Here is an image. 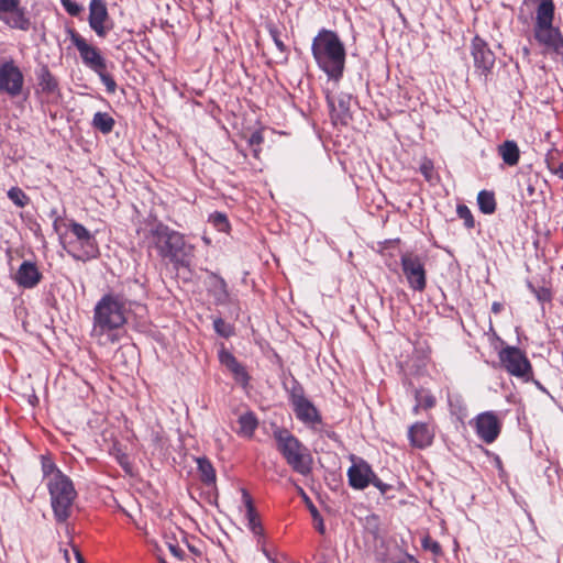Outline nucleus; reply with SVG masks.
<instances>
[{
  "label": "nucleus",
  "mask_w": 563,
  "mask_h": 563,
  "mask_svg": "<svg viewBox=\"0 0 563 563\" xmlns=\"http://www.w3.org/2000/svg\"><path fill=\"white\" fill-rule=\"evenodd\" d=\"M137 234L146 247L155 250L161 258L167 260L175 267H189L195 246L186 241L183 233L154 220L137 229Z\"/></svg>",
  "instance_id": "nucleus-1"
},
{
  "label": "nucleus",
  "mask_w": 563,
  "mask_h": 563,
  "mask_svg": "<svg viewBox=\"0 0 563 563\" xmlns=\"http://www.w3.org/2000/svg\"><path fill=\"white\" fill-rule=\"evenodd\" d=\"M125 323L124 300L119 295L107 294L93 308L91 336L99 345L114 344L120 340L119 332Z\"/></svg>",
  "instance_id": "nucleus-2"
},
{
  "label": "nucleus",
  "mask_w": 563,
  "mask_h": 563,
  "mask_svg": "<svg viewBox=\"0 0 563 563\" xmlns=\"http://www.w3.org/2000/svg\"><path fill=\"white\" fill-rule=\"evenodd\" d=\"M312 56L329 78L340 79L345 65V47L339 35L331 30L321 29L312 40Z\"/></svg>",
  "instance_id": "nucleus-3"
},
{
  "label": "nucleus",
  "mask_w": 563,
  "mask_h": 563,
  "mask_svg": "<svg viewBox=\"0 0 563 563\" xmlns=\"http://www.w3.org/2000/svg\"><path fill=\"white\" fill-rule=\"evenodd\" d=\"M536 21L533 36L544 52H553L563 63V36L559 27L553 25L555 5L553 0H536Z\"/></svg>",
  "instance_id": "nucleus-4"
},
{
  "label": "nucleus",
  "mask_w": 563,
  "mask_h": 563,
  "mask_svg": "<svg viewBox=\"0 0 563 563\" xmlns=\"http://www.w3.org/2000/svg\"><path fill=\"white\" fill-rule=\"evenodd\" d=\"M64 249L75 260L87 262L100 254L98 241L81 223L70 220L67 224Z\"/></svg>",
  "instance_id": "nucleus-5"
},
{
  "label": "nucleus",
  "mask_w": 563,
  "mask_h": 563,
  "mask_svg": "<svg viewBox=\"0 0 563 563\" xmlns=\"http://www.w3.org/2000/svg\"><path fill=\"white\" fill-rule=\"evenodd\" d=\"M274 438L277 442V450L291 468L301 475H308L312 465V457L308 449L286 429L276 430Z\"/></svg>",
  "instance_id": "nucleus-6"
},
{
  "label": "nucleus",
  "mask_w": 563,
  "mask_h": 563,
  "mask_svg": "<svg viewBox=\"0 0 563 563\" xmlns=\"http://www.w3.org/2000/svg\"><path fill=\"white\" fill-rule=\"evenodd\" d=\"M46 486L51 495L55 519L58 522H65L70 516L71 506L77 496L71 479L65 474H55L46 483Z\"/></svg>",
  "instance_id": "nucleus-7"
},
{
  "label": "nucleus",
  "mask_w": 563,
  "mask_h": 563,
  "mask_svg": "<svg viewBox=\"0 0 563 563\" xmlns=\"http://www.w3.org/2000/svg\"><path fill=\"white\" fill-rule=\"evenodd\" d=\"M500 366L523 382L532 380L533 368L526 353L517 346H505L498 352Z\"/></svg>",
  "instance_id": "nucleus-8"
},
{
  "label": "nucleus",
  "mask_w": 563,
  "mask_h": 563,
  "mask_svg": "<svg viewBox=\"0 0 563 563\" xmlns=\"http://www.w3.org/2000/svg\"><path fill=\"white\" fill-rule=\"evenodd\" d=\"M400 264L409 287L415 291H423L427 287L424 258L413 252H406L400 257Z\"/></svg>",
  "instance_id": "nucleus-9"
},
{
  "label": "nucleus",
  "mask_w": 563,
  "mask_h": 563,
  "mask_svg": "<svg viewBox=\"0 0 563 563\" xmlns=\"http://www.w3.org/2000/svg\"><path fill=\"white\" fill-rule=\"evenodd\" d=\"M68 35L71 43L79 52L82 63L88 68H90L95 73L102 71V69H107L106 59L96 46L89 44L79 33H77L73 29L68 30Z\"/></svg>",
  "instance_id": "nucleus-10"
},
{
  "label": "nucleus",
  "mask_w": 563,
  "mask_h": 563,
  "mask_svg": "<svg viewBox=\"0 0 563 563\" xmlns=\"http://www.w3.org/2000/svg\"><path fill=\"white\" fill-rule=\"evenodd\" d=\"M24 86V76L13 59L4 60L0 65V92L11 98L21 95Z\"/></svg>",
  "instance_id": "nucleus-11"
},
{
  "label": "nucleus",
  "mask_w": 563,
  "mask_h": 563,
  "mask_svg": "<svg viewBox=\"0 0 563 563\" xmlns=\"http://www.w3.org/2000/svg\"><path fill=\"white\" fill-rule=\"evenodd\" d=\"M290 404L298 420L309 427L320 424L321 415L314 405L305 396L301 388H294L290 394Z\"/></svg>",
  "instance_id": "nucleus-12"
},
{
  "label": "nucleus",
  "mask_w": 563,
  "mask_h": 563,
  "mask_svg": "<svg viewBox=\"0 0 563 563\" xmlns=\"http://www.w3.org/2000/svg\"><path fill=\"white\" fill-rule=\"evenodd\" d=\"M473 426L477 437L486 444H490L498 438L503 421L494 411H485L475 417Z\"/></svg>",
  "instance_id": "nucleus-13"
},
{
  "label": "nucleus",
  "mask_w": 563,
  "mask_h": 563,
  "mask_svg": "<svg viewBox=\"0 0 563 563\" xmlns=\"http://www.w3.org/2000/svg\"><path fill=\"white\" fill-rule=\"evenodd\" d=\"M0 21L11 29L22 31H27L31 24L24 9L20 7V0H0Z\"/></svg>",
  "instance_id": "nucleus-14"
},
{
  "label": "nucleus",
  "mask_w": 563,
  "mask_h": 563,
  "mask_svg": "<svg viewBox=\"0 0 563 563\" xmlns=\"http://www.w3.org/2000/svg\"><path fill=\"white\" fill-rule=\"evenodd\" d=\"M352 462L347 470L349 484L354 489H365L373 481L375 473L362 459L352 457Z\"/></svg>",
  "instance_id": "nucleus-15"
},
{
  "label": "nucleus",
  "mask_w": 563,
  "mask_h": 563,
  "mask_svg": "<svg viewBox=\"0 0 563 563\" xmlns=\"http://www.w3.org/2000/svg\"><path fill=\"white\" fill-rule=\"evenodd\" d=\"M89 25L100 37H104L110 26L107 25L109 21V13L103 0H91L89 3Z\"/></svg>",
  "instance_id": "nucleus-16"
},
{
  "label": "nucleus",
  "mask_w": 563,
  "mask_h": 563,
  "mask_svg": "<svg viewBox=\"0 0 563 563\" xmlns=\"http://www.w3.org/2000/svg\"><path fill=\"white\" fill-rule=\"evenodd\" d=\"M472 55L476 69L484 75L488 74L495 64V55L478 36L474 37L472 42Z\"/></svg>",
  "instance_id": "nucleus-17"
},
{
  "label": "nucleus",
  "mask_w": 563,
  "mask_h": 563,
  "mask_svg": "<svg viewBox=\"0 0 563 563\" xmlns=\"http://www.w3.org/2000/svg\"><path fill=\"white\" fill-rule=\"evenodd\" d=\"M410 444L417 449L430 446L434 439V430L426 422H416L408 429Z\"/></svg>",
  "instance_id": "nucleus-18"
},
{
  "label": "nucleus",
  "mask_w": 563,
  "mask_h": 563,
  "mask_svg": "<svg viewBox=\"0 0 563 563\" xmlns=\"http://www.w3.org/2000/svg\"><path fill=\"white\" fill-rule=\"evenodd\" d=\"M13 279L20 287L30 289L41 282L42 274L35 263L24 261L14 274Z\"/></svg>",
  "instance_id": "nucleus-19"
},
{
  "label": "nucleus",
  "mask_w": 563,
  "mask_h": 563,
  "mask_svg": "<svg viewBox=\"0 0 563 563\" xmlns=\"http://www.w3.org/2000/svg\"><path fill=\"white\" fill-rule=\"evenodd\" d=\"M219 358L220 362L233 374L234 379L238 383L242 384L243 386L247 385L250 376L244 366L238 362L232 353L227 350H221L219 353Z\"/></svg>",
  "instance_id": "nucleus-20"
},
{
  "label": "nucleus",
  "mask_w": 563,
  "mask_h": 563,
  "mask_svg": "<svg viewBox=\"0 0 563 563\" xmlns=\"http://www.w3.org/2000/svg\"><path fill=\"white\" fill-rule=\"evenodd\" d=\"M37 80L38 91L48 99L56 98L59 95L58 81L46 66L41 68Z\"/></svg>",
  "instance_id": "nucleus-21"
},
{
  "label": "nucleus",
  "mask_w": 563,
  "mask_h": 563,
  "mask_svg": "<svg viewBox=\"0 0 563 563\" xmlns=\"http://www.w3.org/2000/svg\"><path fill=\"white\" fill-rule=\"evenodd\" d=\"M242 501L245 507V517L247 519V526L254 534H262L263 528L258 519V515L253 505L251 495L246 489H242Z\"/></svg>",
  "instance_id": "nucleus-22"
},
{
  "label": "nucleus",
  "mask_w": 563,
  "mask_h": 563,
  "mask_svg": "<svg viewBox=\"0 0 563 563\" xmlns=\"http://www.w3.org/2000/svg\"><path fill=\"white\" fill-rule=\"evenodd\" d=\"M503 162L508 166H516L520 159V151L515 141H505L497 147Z\"/></svg>",
  "instance_id": "nucleus-23"
},
{
  "label": "nucleus",
  "mask_w": 563,
  "mask_h": 563,
  "mask_svg": "<svg viewBox=\"0 0 563 563\" xmlns=\"http://www.w3.org/2000/svg\"><path fill=\"white\" fill-rule=\"evenodd\" d=\"M238 424L236 433L240 437L251 439L258 427V420L252 411H247L239 417Z\"/></svg>",
  "instance_id": "nucleus-24"
},
{
  "label": "nucleus",
  "mask_w": 563,
  "mask_h": 563,
  "mask_svg": "<svg viewBox=\"0 0 563 563\" xmlns=\"http://www.w3.org/2000/svg\"><path fill=\"white\" fill-rule=\"evenodd\" d=\"M92 126L103 134H109L115 124L114 119L107 112H97L92 118Z\"/></svg>",
  "instance_id": "nucleus-25"
},
{
  "label": "nucleus",
  "mask_w": 563,
  "mask_h": 563,
  "mask_svg": "<svg viewBox=\"0 0 563 563\" xmlns=\"http://www.w3.org/2000/svg\"><path fill=\"white\" fill-rule=\"evenodd\" d=\"M197 465L200 474V479L207 485L214 484L216 471L211 462L206 457H199L197 459Z\"/></svg>",
  "instance_id": "nucleus-26"
},
{
  "label": "nucleus",
  "mask_w": 563,
  "mask_h": 563,
  "mask_svg": "<svg viewBox=\"0 0 563 563\" xmlns=\"http://www.w3.org/2000/svg\"><path fill=\"white\" fill-rule=\"evenodd\" d=\"M479 210L485 214H492L496 210V199L493 191L482 190L477 195Z\"/></svg>",
  "instance_id": "nucleus-27"
},
{
  "label": "nucleus",
  "mask_w": 563,
  "mask_h": 563,
  "mask_svg": "<svg viewBox=\"0 0 563 563\" xmlns=\"http://www.w3.org/2000/svg\"><path fill=\"white\" fill-rule=\"evenodd\" d=\"M528 288L534 294L540 303L552 301L553 294L549 283L543 282L540 285H534L533 283L529 282Z\"/></svg>",
  "instance_id": "nucleus-28"
},
{
  "label": "nucleus",
  "mask_w": 563,
  "mask_h": 563,
  "mask_svg": "<svg viewBox=\"0 0 563 563\" xmlns=\"http://www.w3.org/2000/svg\"><path fill=\"white\" fill-rule=\"evenodd\" d=\"M415 400L422 407V410L432 409L437 404V399L431 390L423 387L415 390Z\"/></svg>",
  "instance_id": "nucleus-29"
},
{
  "label": "nucleus",
  "mask_w": 563,
  "mask_h": 563,
  "mask_svg": "<svg viewBox=\"0 0 563 563\" xmlns=\"http://www.w3.org/2000/svg\"><path fill=\"white\" fill-rule=\"evenodd\" d=\"M8 197L19 208H24L30 202V198L19 187H12L11 189H9Z\"/></svg>",
  "instance_id": "nucleus-30"
},
{
  "label": "nucleus",
  "mask_w": 563,
  "mask_h": 563,
  "mask_svg": "<svg viewBox=\"0 0 563 563\" xmlns=\"http://www.w3.org/2000/svg\"><path fill=\"white\" fill-rule=\"evenodd\" d=\"M209 222L219 231V232H229L230 222L227 216L222 212H214L210 214Z\"/></svg>",
  "instance_id": "nucleus-31"
},
{
  "label": "nucleus",
  "mask_w": 563,
  "mask_h": 563,
  "mask_svg": "<svg viewBox=\"0 0 563 563\" xmlns=\"http://www.w3.org/2000/svg\"><path fill=\"white\" fill-rule=\"evenodd\" d=\"M419 170L428 183H432L437 179V173L431 159L424 157L420 163Z\"/></svg>",
  "instance_id": "nucleus-32"
},
{
  "label": "nucleus",
  "mask_w": 563,
  "mask_h": 563,
  "mask_svg": "<svg viewBox=\"0 0 563 563\" xmlns=\"http://www.w3.org/2000/svg\"><path fill=\"white\" fill-rule=\"evenodd\" d=\"M268 32H269V35L273 38L277 49L284 55V57L286 59L287 58L288 49H287V46L285 45V43L283 42L282 37H280V31L275 25L269 24L268 25Z\"/></svg>",
  "instance_id": "nucleus-33"
},
{
  "label": "nucleus",
  "mask_w": 563,
  "mask_h": 563,
  "mask_svg": "<svg viewBox=\"0 0 563 563\" xmlns=\"http://www.w3.org/2000/svg\"><path fill=\"white\" fill-rule=\"evenodd\" d=\"M456 212L460 219L464 221L466 228L472 229L475 225V220L470 208L465 205H459Z\"/></svg>",
  "instance_id": "nucleus-34"
},
{
  "label": "nucleus",
  "mask_w": 563,
  "mask_h": 563,
  "mask_svg": "<svg viewBox=\"0 0 563 563\" xmlns=\"http://www.w3.org/2000/svg\"><path fill=\"white\" fill-rule=\"evenodd\" d=\"M213 328L216 332L223 338H229L233 334V328L223 319H216L213 321Z\"/></svg>",
  "instance_id": "nucleus-35"
},
{
  "label": "nucleus",
  "mask_w": 563,
  "mask_h": 563,
  "mask_svg": "<svg viewBox=\"0 0 563 563\" xmlns=\"http://www.w3.org/2000/svg\"><path fill=\"white\" fill-rule=\"evenodd\" d=\"M42 470L44 474V478L47 482L55 476V474H64L59 468L56 467V465L51 462L49 460H44L42 463Z\"/></svg>",
  "instance_id": "nucleus-36"
},
{
  "label": "nucleus",
  "mask_w": 563,
  "mask_h": 563,
  "mask_svg": "<svg viewBox=\"0 0 563 563\" xmlns=\"http://www.w3.org/2000/svg\"><path fill=\"white\" fill-rule=\"evenodd\" d=\"M106 70L107 69H102V71H97L96 74L100 77V80L106 86L107 91L109 93H114L117 90V82Z\"/></svg>",
  "instance_id": "nucleus-37"
},
{
  "label": "nucleus",
  "mask_w": 563,
  "mask_h": 563,
  "mask_svg": "<svg viewBox=\"0 0 563 563\" xmlns=\"http://www.w3.org/2000/svg\"><path fill=\"white\" fill-rule=\"evenodd\" d=\"M60 3L65 11L71 16H78L82 11V7L73 0H60Z\"/></svg>",
  "instance_id": "nucleus-38"
},
{
  "label": "nucleus",
  "mask_w": 563,
  "mask_h": 563,
  "mask_svg": "<svg viewBox=\"0 0 563 563\" xmlns=\"http://www.w3.org/2000/svg\"><path fill=\"white\" fill-rule=\"evenodd\" d=\"M264 139L260 131H255L251 134L249 139V144L254 147L253 152L255 156H258L260 153V145L263 143Z\"/></svg>",
  "instance_id": "nucleus-39"
},
{
  "label": "nucleus",
  "mask_w": 563,
  "mask_h": 563,
  "mask_svg": "<svg viewBox=\"0 0 563 563\" xmlns=\"http://www.w3.org/2000/svg\"><path fill=\"white\" fill-rule=\"evenodd\" d=\"M422 547L426 550H430L434 554H439L441 552L440 544L435 540L431 539L430 537L423 538Z\"/></svg>",
  "instance_id": "nucleus-40"
},
{
  "label": "nucleus",
  "mask_w": 563,
  "mask_h": 563,
  "mask_svg": "<svg viewBox=\"0 0 563 563\" xmlns=\"http://www.w3.org/2000/svg\"><path fill=\"white\" fill-rule=\"evenodd\" d=\"M311 511V516L313 518V521H314V527L316 529L321 533L323 534L324 531H325V528H324V523H323V520L319 514V511L314 508V507H311L310 509Z\"/></svg>",
  "instance_id": "nucleus-41"
},
{
  "label": "nucleus",
  "mask_w": 563,
  "mask_h": 563,
  "mask_svg": "<svg viewBox=\"0 0 563 563\" xmlns=\"http://www.w3.org/2000/svg\"><path fill=\"white\" fill-rule=\"evenodd\" d=\"M547 164L550 172L563 180V163L556 164L551 158H547Z\"/></svg>",
  "instance_id": "nucleus-42"
},
{
  "label": "nucleus",
  "mask_w": 563,
  "mask_h": 563,
  "mask_svg": "<svg viewBox=\"0 0 563 563\" xmlns=\"http://www.w3.org/2000/svg\"><path fill=\"white\" fill-rule=\"evenodd\" d=\"M373 486H375L380 493L385 494L389 489V485L383 483L376 474L374 475L373 481L371 482Z\"/></svg>",
  "instance_id": "nucleus-43"
},
{
  "label": "nucleus",
  "mask_w": 563,
  "mask_h": 563,
  "mask_svg": "<svg viewBox=\"0 0 563 563\" xmlns=\"http://www.w3.org/2000/svg\"><path fill=\"white\" fill-rule=\"evenodd\" d=\"M168 549L172 552V554L178 559H183L184 552L181 549H179L177 545H174L172 543L168 544Z\"/></svg>",
  "instance_id": "nucleus-44"
},
{
  "label": "nucleus",
  "mask_w": 563,
  "mask_h": 563,
  "mask_svg": "<svg viewBox=\"0 0 563 563\" xmlns=\"http://www.w3.org/2000/svg\"><path fill=\"white\" fill-rule=\"evenodd\" d=\"M504 309V305L501 302H498V301H494L493 305H492V311L495 313V314H498L503 311Z\"/></svg>",
  "instance_id": "nucleus-45"
},
{
  "label": "nucleus",
  "mask_w": 563,
  "mask_h": 563,
  "mask_svg": "<svg viewBox=\"0 0 563 563\" xmlns=\"http://www.w3.org/2000/svg\"><path fill=\"white\" fill-rule=\"evenodd\" d=\"M73 552H74L77 563H85L84 556L81 555V553L77 547H75V545L73 547Z\"/></svg>",
  "instance_id": "nucleus-46"
},
{
  "label": "nucleus",
  "mask_w": 563,
  "mask_h": 563,
  "mask_svg": "<svg viewBox=\"0 0 563 563\" xmlns=\"http://www.w3.org/2000/svg\"><path fill=\"white\" fill-rule=\"evenodd\" d=\"M395 563H419V562L417 560H415L412 556H408L407 559L399 561V562H395Z\"/></svg>",
  "instance_id": "nucleus-47"
},
{
  "label": "nucleus",
  "mask_w": 563,
  "mask_h": 563,
  "mask_svg": "<svg viewBox=\"0 0 563 563\" xmlns=\"http://www.w3.org/2000/svg\"><path fill=\"white\" fill-rule=\"evenodd\" d=\"M531 382H533V383H534V385H536V386H537L541 391H543V393H548V391H547V389L541 385V383H540V382L534 380L533 378H532V380H531Z\"/></svg>",
  "instance_id": "nucleus-48"
},
{
  "label": "nucleus",
  "mask_w": 563,
  "mask_h": 563,
  "mask_svg": "<svg viewBox=\"0 0 563 563\" xmlns=\"http://www.w3.org/2000/svg\"><path fill=\"white\" fill-rule=\"evenodd\" d=\"M420 410H422V407H420L419 404L416 402V405L412 408L413 413L418 415L420 412Z\"/></svg>",
  "instance_id": "nucleus-49"
},
{
  "label": "nucleus",
  "mask_w": 563,
  "mask_h": 563,
  "mask_svg": "<svg viewBox=\"0 0 563 563\" xmlns=\"http://www.w3.org/2000/svg\"><path fill=\"white\" fill-rule=\"evenodd\" d=\"M64 556L67 562H69V553L67 550L64 551Z\"/></svg>",
  "instance_id": "nucleus-50"
},
{
  "label": "nucleus",
  "mask_w": 563,
  "mask_h": 563,
  "mask_svg": "<svg viewBox=\"0 0 563 563\" xmlns=\"http://www.w3.org/2000/svg\"><path fill=\"white\" fill-rule=\"evenodd\" d=\"M329 106L333 108V102L329 100Z\"/></svg>",
  "instance_id": "nucleus-51"
},
{
  "label": "nucleus",
  "mask_w": 563,
  "mask_h": 563,
  "mask_svg": "<svg viewBox=\"0 0 563 563\" xmlns=\"http://www.w3.org/2000/svg\"><path fill=\"white\" fill-rule=\"evenodd\" d=\"M161 563H167L165 560H161Z\"/></svg>",
  "instance_id": "nucleus-52"
}]
</instances>
